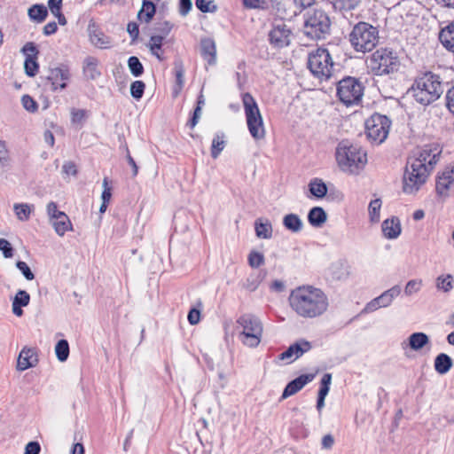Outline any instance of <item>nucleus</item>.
Here are the masks:
<instances>
[{
	"label": "nucleus",
	"mask_w": 454,
	"mask_h": 454,
	"mask_svg": "<svg viewBox=\"0 0 454 454\" xmlns=\"http://www.w3.org/2000/svg\"><path fill=\"white\" fill-rule=\"evenodd\" d=\"M200 52L202 58L208 65L213 66L216 62V46L212 38L206 37L200 40Z\"/></svg>",
	"instance_id": "nucleus-23"
},
{
	"label": "nucleus",
	"mask_w": 454,
	"mask_h": 454,
	"mask_svg": "<svg viewBox=\"0 0 454 454\" xmlns=\"http://www.w3.org/2000/svg\"><path fill=\"white\" fill-rule=\"evenodd\" d=\"M348 40L355 51H371L379 42V30L370 23L360 21L353 27Z\"/></svg>",
	"instance_id": "nucleus-4"
},
{
	"label": "nucleus",
	"mask_w": 454,
	"mask_h": 454,
	"mask_svg": "<svg viewBox=\"0 0 454 454\" xmlns=\"http://www.w3.org/2000/svg\"><path fill=\"white\" fill-rule=\"evenodd\" d=\"M332 382V374L325 373L320 381V387L317 395L326 397L330 390V385Z\"/></svg>",
	"instance_id": "nucleus-52"
},
{
	"label": "nucleus",
	"mask_w": 454,
	"mask_h": 454,
	"mask_svg": "<svg viewBox=\"0 0 454 454\" xmlns=\"http://www.w3.org/2000/svg\"><path fill=\"white\" fill-rule=\"evenodd\" d=\"M439 40L446 50L454 52V22L441 29Z\"/></svg>",
	"instance_id": "nucleus-27"
},
{
	"label": "nucleus",
	"mask_w": 454,
	"mask_h": 454,
	"mask_svg": "<svg viewBox=\"0 0 454 454\" xmlns=\"http://www.w3.org/2000/svg\"><path fill=\"white\" fill-rule=\"evenodd\" d=\"M10 160L11 159L6 142L4 140H0V165L2 167L8 166L10 163Z\"/></svg>",
	"instance_id": "nucleus-56"
},
{
	"label": "nucleus",
	"mask_w": 454,
	"mask_h": 454,
	"mask_svg": "<svg viewBox=\"0 0 454 454\" xmlns=\"http://www.w3.org/2000/svg\"><path fill=\"white\" fill-rule=\"evenodd\" d=\"M242 4L247 9L266 10L268 8L266 0H243Z\"/></svg>",
	"instance_id": "nucleus-55"
},
{
	"label": "nucleus",
	"mask_w": 454,
	"mask_h": 454,
	"mask_svg": "<svg viewBox=\"0 0 454 454\" xmlns=\"http://www.w3.org/2000/svg\"><path fill=\"white\" fill-rule=\"evenodd\" d=\"M391 121L386 116L380 114H372L365 121V130L367 137L372 142L381 144L387 137Z\"/></svg>",
	"instance_id": "nucleus-13"
},
{
	"label": "nucleus",
	"mask_w": 454,
	"mask_h": 454,
	"mask_svg": "<svg viewBox=\"0 0 454 454\" xmlns=\"http://www.w3.org/2000/svg\"><path fill=\"white\" fill-rule=\"evenodd\" d=\"M335 158L340 170L350 175H358L367 163L366 152L347 139L338 144Z\"/></svg>",
	"instance_id": "nucleus-2"
},
{
	"label": "nucleus",
	"mask_w": 454,
	"mask_h": 454,
	"mask_svg": "<svg viewBox=\"0 0 454 454\" xmlns=\"http://www.w3.org/2000/svg\"><path fill=\"white\" fill-rule=\"evenodd\" d=\"M128 67L131 74L135 77H140L144 72L145 68L139 59L136 56H131L128 59L127 61Z\"/></svg>",
	"instance_id": "nucleus-41"
},
{
	"label": "nucleus",
	"mask_w": 454,
	"mask_h": 454,
	"mask_svg": "<svg viewBox=\"0 0 454 454\" xmlns=\"http://www.w3.org/2000/svg\"><path fill=\"white\" fill-rule=\"evenodd\" d=\"M237 323L243 328L239 335L240 341L249 348H256L262 340L263 330L261 320L253 314H244Z\"/></svg>",
	"instance_id": "nucleus-10"
},
{
	"label": "nucleus",
	"mask_w": 454,
	"mask_h": 454,
	"mask_svg": "<svg viewBox=\"0 0 454 454\" xmlns=\"http://www.w3.org/2000/svg\"><path fill=\"white\" fill-rule=\"evenodd\" d=\"M309 190L310 193L317 199L324 198L328 192L326 184L320 178L311 179L309 184Z\"/></svg>",
	"instance_id": "nucleus-35"
},
{
	"label": "nucleus",
	"mask_w": 454,
	"mask_h": 454,
	"mask_svg": "<svg viewBox=\"0 0 454 454\" xmlns=\"http://www.w3.org/2000/svg\"><path fill=\"white\" fill-rule=\"evenodd\" d=\"M292 32L284 23L275 24L269 33L270 44L276 48H283L290 43Z\"/></svg>",
	"instance_id": "nucleus-18"
},
{
	"label": "nucleus",
	"mask_w": 454,
	"mask_h": 454,
	"mask_svg": "<svg viewBox=\"0 0 454 454\" xmlns=\"http://www.w3.org/2000/svg\"><path fill=\"white\" fill-rule=\"evenodd\" d=\"M436 192L442 197H447L454 192V166L447 168L436 179Z\"/></svg>",
	"instance_id": "nucleus-19"
},
{
	"label": "nucleus",
	"mask_w": 454,
	"mask_h": 454,
	"mask_svg": "<svg viewBox=\"0 0 454 454\" xmlns=\"http://www.w3.org/2000/svg\"><path fill=\"white\" fill-rule=\"evenodd\" d=\"M51 223L56 233L59 236H64L67 231L72 230L71 221L66 213H59V217H55Z\"/></svg>",
	"instance_id": "nucleus-30"
},
{
	"label": "nucleus",
	"mask_w": 454,
	"mask_h": 454,
	"mask_svg": "<svg viewBox=\"0 0 454 454\" xmlns=\"http://www.w3.org/2000/svg\"><path fill=\"white\" fill-rule=\"evenodd\" d=\"M201 109L202 107L200 106H197L193 111V115L192 116V118L188 121L187 122V126L190 128V129H193L196 124L198 123L200 118V115H201Z\"/></svg>",
	"instance_id": "nucleus-62"
},
{
	"label": "nucleus",
	"mask_w": 454,
	"mask_h": 454,
	"mask_svg": "<svg viewBox=\"0 0 454 454\" xmlns=\"http://www.w3.org/2000/svg\"><path fill=\"white\" fill-rule=\"evenodd\" d=\"M270 2L271 3L272 8L277 11L278 15H279L282 19L287 18L288 14L282 0H270Z\"/></svg>",
	"instance_id": "nucleus-60"
},
{
	"label": "nucleus",
	"mask_w": 454,
	"mask_h": 454,
	"mask_svg": "<svg viewBox=\"0 0 454 454\" xmlns=\"http://www.w3.org/2000/svg\"><path fill=\"white\" fill-rule=\"evenodd\" d=\"M163 40V35H152L148 44L151 53L160 61L164 59L161 53H160V51L161 50L162 47Z\"/></svg>",
	"instance_id": "nucleus-40"
},
{
	"label": "nucleus",
	"mask_w": 454,
	"mask_h": 454,
	"mask_svg": "<svg viewBox=\"0 0 454 454\" xmlns=\"http://www.w3.org/2000/svg\"><path fill=\"white\" fill-rule=\"evenodd\" d=\"M16 267L19 269V270L22 273V275L25 277L27 280H33L35 278V275L32 272L29 266L27 264V262L23 261H18L16 262Z\"/></svg>",
	"instance_id": "nucleus-59"
},
{
	"label": "nucleus",
	"mask_w": 454,
	"mask_h": 454,
	"mask_svg": "<svg viewBox=\"0 0 454 454\" xmlns=\"http://www.w3.org/2000/svg\"><path fill=\"white\" fill-rule=\"evenodd\" d=\"M427 167L416 160H407L403 178V191L407 194L416 193L427 182L430 174Z\"/></svg>",
	"instance_id": "nucleus-8"
},
{
	"label": "nucleus",
	"mask_w": 454,
	"mask_h": 454,
	"mask_svg": "<svg viewBox=\"0 0 454 454\" xmlns=\"http://www.w3.org/2000/svg\"><path fill=\"white\" fill-rule=\"evenodd\" d=\"M196 7L201 12H215L218 9L217 5L213 0H195Z\"/></svg>",
	"instance_id": "nucleus-48"
},
{
	"label": "nucleus",
	"mask_w": 454,
	"mask_h": 454,
	"mask_svg": "<svg viewBox=\"0 0 454 454\" xmlns=\"http://www.w3.org/2000/svg\"><path fill=\"white\" fill-rule=\"evenodd\" d=\"M37 354L35 348L24 347L18 357L17 369L25 371L28 368L35 366L37 364Z\"/></svg>",
	"instance_id": "nucleus-22"
},
{
	"label": "nucleus",
	"mask_w": 454,
	"mask_h": 454,
	"mask_svg": "<svg viewBox=\"0 0 454 454\" xmlns=\"http://www.w3.org/2000/svg\"><path fill=\"white\" fill-rule=\"evenodd\" d=\"M21 52L26 55V58H37L39 50L35 43L28 42L21 48Z\"/></svg>",
	"instance_id": "nucleus-54"
},
{
	"label": "nucleus",
	"mask_w": 454,
	"mask_h": 454,
	"mask_svg": "<svg viewBox=\"0 0 454 454\" xmlns=\"http://www.w3.org/2000/svg\"><path fill=\"white\" fill-rule=\"evenodd\" d=\"M348 268L347 262L339 260L331 264L329 271L333 279L344 280L349 276Z\"/></svg>",
	"instance_id": "nucleus-28"
},
{
	"label": "nucleus",
	"mask_w": 454,
	"mask_h": 454,
	"mask_svg": "<svg viewBox=\"0 0 454 454\" xmlns=\"http://www.w3.org/2000/svg\"><path fill=\"white\" fill-rule=\"evenodd\" d=\"M381 228L382 232L387 239H396L401 233L400 220L396 216L386 219L383 221Z\"/></svg>",
	"instance_id": "nucleus-24"
},
{
	"label": "nucleus",
	"mask_w": 454,
	"mask_h": 454,
	"mask_svg": "<svg viewBox=\"0 0 454 454\" xmlns=\"http://www.w3.org/2000/svg\"><path fill=\"white\" fill-rule=\"evenodd\" d=\"M87 117V111L84 109L73 108L71 111V121L73 123L82 124Z\"/></svg>",
	"instance_id": "nucleus-57"
},
{
	"label": "nucleus",
	"mask_w": 454,
	"mask_h": 454,
	"mask_svg": "<svg viewBox=\"0 0 454 454\" xmlns=\"http://www.w3.org/2000/svg\"><path fill=\"white\" fill-rule=\"evenodd\" d=\"M174 71L176 76V82L179 89H182L184 84V68L183 62L176 60L174 63Z\"/></svg>",
	"instance_id": "nucleus-49"
},
{
	"label": "nucleus",
	"mask_w": 454,
	"mask_h": 454,
	"mask_svg": "<svg viewBox=\"0 0 454 454\" xmlns=\"http://www.w3.org/2000/svg\"><path fill=\"white\" fill-rule=\"evenodd\" d=\"M255 234L259 239H268L272 237V225L269 220L264 222L259 218L254 222Z\"/></svg>",
	"instance_id": "nucleus-34"
},
{
	"label": "nucleus",
	"mask_w": 454,
	"mask_h": 454,
	"mask_svg": "<svg viewBox=\"0 0 454 454\" xmlns=\"http://www.w3.org/2000/svg\"><path fill=\"white\" fill-rule=\"evenodd\" d=\"M70 77L71 74L68 66L62 64L59 67L49 70V74L45 77V85H50L51 91H56L58 89L65 90Z\"/></svg>",
	"instance_id": "nucleus-14"
},
{
	"label": "nucleus",
	"mask_w": 454,
	"mask_h": 454,
	"mask_svg": "<svg viewBox=\"0 0 454 454\" xmlns=\"http://www.w3.org/2000/svg\"><path fill=\"white\" fill-rule=\"evenodd\" d=\"M41 446L37 442H29L25 447L24 454H39Z\"/></svg>",
	"instance_id": "nucleus-63"
},
{
	"label": "nucleus",
	"mask_w": 454,
	"mask_h": 454,
	"mask_svg": "<svg viewBox=\"0 0 454 454\" xmlns=\"http://www.w3.org/2000/svg\"><path fill=\"white\" fill-rule=\"evenodd\" d=\"M440 151L437 148L434 150L431 147L425 146L422 149H419L410 156L407 160H416L427 167V170L432 171L434 166L437 163L440 156Z\"/></svg>",
	"instance_id": "nucleus-17"
},
{
	"label": "nucleus",
	"mask_w": 454,
	"mask_h": 454,
	"mask_svg": "<svg viewBox=\"0 0 454 454\" xmlns=\"http://www.w3.org/2000/svg\"><path fill=\"white\" fill-rule=\"evenodd\" d=\"M283 225L292 232H299L302 229L303 223L298 215L290 213L283 217Z\"/></svg>",
	"instance_id": "nucleus-33"
},
{
	"label": "nucleus",
	"mask_w": 454,
	"mask_h": 454,
	"mask_svg": "<svg viewBox=\"0 0 454 454\" xmlns=\"http://www.w3.org/2000/svg\"><path fill=\"white\" fill-rule=\"evenodd\" d=\"M409 347L414 351H419L427 345L430 341L427 334L422 332H416L411 333L409 338Z\"/></svg>",
	"instance_id": "nucleus-31"
},
{
	"label": "nucleus",
	"mask_w": 454,
	"mask_h": 454,
	"mask_svg": "<svg viewBox=\"0 0 454 454\" xmlns=\"http://www.w3.org/2000/svg\"><path fill=\"white\" fill-rule=\"evenodd\" d=\"M156 12V6L155 4L149 0H144L142 9L138 12V18L141 20H144L145 22L148 23L150 22Z\"/></svg>",
	"instance_id": "nucleus-38"
},
{
	"label": "nucleus",
	"mask_w": 454,
	"mask_h": 454,
	"mask_svg": "<svg viewBox=\"0 0 454 454\" xmlns=\"http://www.w3.org/2000/svg\"><path fill=\"white\" fill-rule=\"evenodd\" d=\"M326 220L327 215L321 207H314L308 213V222L313 227H321Z\"/></svg>",
	"instance_id": "nucleus-29"
},
{
	"label": "nucleus",
	"mask_w": 454,
	"mask_h": 454,
	"mask_svg": "<svg viewBox=\"0 0 454 454\" xmlns=\"http://www.w3.org/2000/svg\"><path fill=\"white\" fill-rule=\"evenodd\" d=\"M55 353L59 361H67L69 356L68 341L65 339L59 340L55 346Z\"/></svg>",
	"instance_id": "nucleus-42"
},
{
	"label": "nucleus",
	"mask_w": 454,
	"mask_h": 454,
	"mask_svg": "<svg viewBox=\"0 0 454 454\" xmlns=\"http://www.w3.org/2000/svg\"><path fill=\"white\" fill-rule=\"evenodd\" d=\"M446 106L450 112L454 114V86L447 91Z\"/></svg>",
	"instance_id": "nucleus-64"
},
{
	"label": "nucleus",
	"mask_w": 454,
	"mask_h": 454,
	"mask_svg": "<svg viewBox=\"0 0 454 454\" xmlns=\"http://www.w3.org/2000/svg\"><path fill=\"white\" fill-rule=\"evenodd\" d=\"M308 67L315 77L321 81L328 80L332 76L334 67V63L328 50L318 48L309 53Z\"/></svg>",
	"instance_id": "nucleus-12"
},
{
	"label": "nucleus",
	"mask_w": 454,
	"mask_h": 454,
	"mask_svg": "<svg viewBox=\"0 0 454 454\" xmlns=\"http://www.w3.org/2000/svg\"><path fill=\"white\" fill-rule=\"evenodd\" d=\"M14 213L20 221L26 222L30 218L34 210V205L27 203H15L13 206Z\"/></svg>",
	"instance_id": "nucleus-37"
},
{
	"label": "nucleus",
	"mask_w": 454,
	"mask_h": 454,
	"mask_svg": "<svg viewBox=\"0 0 454 454\" xmlns=\"http://www.w3.org/2000/svg\"><path fill=\"white\" fill-rule=\"evenodd\" d=\"M25 73L29 77H34L39 70L37 58H26L24 61Z\"/></svg>",
	"instance_id": "nucleus-47"
},
{
	"label": "nucleus",
	"mask_w": 454,
	"mask_h": 454,
	"mask_svg": "<svg viewBox=\"0 0 454 454\" xmlns=\"http://www.w3.org/2000/svg\"><path fill=\"white\" fill-rule=\"evenodd\" d=\"M314 377L315 374L312 373L301 374L294 380L289 381L283 390L280 401L298 393L301 389L303 388L304 386L311 382Z\"/></svg>",
	"instance_id": "nucleus-20"
},
{
	"label": "nucleus",
	"mask_w": 454,
	"mask_h": 454,
	"mask_svg": "<svg viewBox=\"0 0 454 454\" xmlns=\"http://www.w3.org/2000/svg\"><path fill=\"white\" fill-rule=\"evenodd\" d=\"M0 251L4 258H12L14 254L12 244L5 239H0Z\"/></svg>",
	"instance_id": "nucleus-58"
},
{
	"label": "nucleus",
	"mask_w": 454,
	"mask_h": 454,
	"mask_svg": "<svg viewBox=\"0 0 454 454\" xmlns=\"http://www.w3.org/2000/svg\"><path fill=\"white\" fill-rule=\"evenodd\" d=\"M242 102L247 125L251 137L255 140L264 138L265 129L263 120L255 99L249 92H246L242 96Z\"/></svg>",
	"instance_id": "nucleus-7"
},
{
	"label": "nucleus",
	"mask_w": 454,
	"mask_h": 454,
	"mask_svg": "<svg viewBox=\"0 0 454 454\" xmlns=\"http://www.w3.org/2000/svg\"><path fill=\"white\" fill-rule=\"evenodd\" d=\"M443 85L440 75L427 71L419 74L414 81L410 92L416 102L423 106L430 105L443 93Z\"/></svg>",
	"instance_id": "nucleus-3"
},
{
	"label": "nucleus",
	"mask_w": 454,
	"mask_h": 454,
	"mask_svg": "<svg viewBox=\"0 0 454 454\" xmlns=\"http://www.w3.org/2000/svg\"><path fill=\"white\" fill-rule=\"evenodd\" d=\"M305 17L303 33L308 38L320 40L330 34L331 20L325 11L314 9L307 12Z\"/></svg>",
	"instance_id": "nucleus-6"
},
{
	"label": "nucleus",
	"mask_w": 454,
	"mask_h": 454,
	"mask_svg": "<svg viewBox=\"0 0 454 454\" xmlns=\"http://www.w3.org/2000/svg\"><path fill=\"white\" fill-rule=\"evenodd\" d=\"M381 200L375 199L369 203L368 213L372 223H378L380 217Z\"/></svg>",
	"instance_id": "nucleus-44"
},
{
	"label": "nucleus",
	"mask_w": 454,
	"mask_h": 454,
	"mask_svg": "<svg viewBox=\"0 0 454 454\" xmlns=\"http://www.w3.org/2000/svg\"><path fill=\"white\" fill-rule=\"evenodd\" d=\"M145 83L143 81L137 80L130 84V95L136 100H140L145 93Z\"/></svg>",
	"instance_id": "nucleus-46"
},
{
	"label": "nucleus",
	"mask_w": 454,
	"mask_h": 454,
	"mask_svg": "<svg viewBox=\"0 0 454 454\" xmlns=\"http://www.w3.org/2000/svg\"><path fill=\"white\" fill-rule=\"evenodd\" d=\"M452 282L453 278L450 274L446 276L442 275L436 278V287L439 290L448 293L453 288Z\"/></svg>",
	"instance_id": "nucleus-45"
},
{
	"label": "nucleus",
	"mask_w": 454,
	"mask_h": 454,
	"mask_svg": "<svg viewBox=\"0 0 454 454\" xmlns=\"http://www.w3.org/2000/svg\"><path fill=\"white\" fill-rule=\"evenodd\" d=\"M311 348L312 344L309 341L301 339L290 345L286 350L282 352L278 356V359L281 361H287V364H290L301 357L306 352H309Z\"/></svg>",
	"instance_id": "nucleus-16"
},
{
	"label": "nucleus",
	"mask_w": 454,
	"mask_h": 454,
	"mask_svg": "<svg viewBox=\"0 0 454 454\" xmlns=\"http://www.w3.org/2000/svg\"><path fill=\"white\" fill-rule=\"evenodd\" d=\"M30 302V295L25 290H19L12 300V313L17 317L23 315V307H27Z\"/></svg>",
	"instance_id": "nucleus-26"
},
{
	"label": "nucleus",
	"mask_w": 454,
	"mask_h": 454,
	"mask_svg": "<svg viewBox=\"0 0 454 454\" xmlns=\"http://www.w3.org/2000/svg\"><path fill=\"white\" fill-rule=\"evenodd\" d=\"M28 16L32 20L42 23L48 16V10L43 4H35L28 9Z\"/></svg>",
	"instance_id": "nucleus-36"
},
{
	"label": "nucleus",
	"mask_w": 454,
	"mask_h": 454,
	"mask_svg": "<svg viewBox=\"0 0 454 454\" xmlns=\"http://www.w3.org/2000/svg\"><path fill=\"white\" fill-rule=\"evenodd\" d=\"M98 59L93 56H88L83 60L82 72L84 76L89 80H96L101 75L99 71Z\"/></svg>",
	"instance_id": "nucleus-25"
},
{
	"label": "nucleus",
	"mask_w": 454,
	"mask_h": 454,
	"mask_svg": "<svg viewBox=\"0 0 454 454\" xmlns=\"http://www.w3.org/2000/svg\"><path fill=\"white\" fill-rule=\"evenodd\" d=\"M21 104L23 107L30 113H35L38 109L37 102L29 95L22 96Z\"/></svg>",
	"instance_id": "nucleus-53"
},
{
	"label": "nucleus",
	"mask_w": 454,
	"mask_h": 454,
	"mask_svg": "<svg viewBox=\"0 0 454 454\" xmlns=\"http://www.w3.org/2000/svg\"><path fill=\"white\" fill-rule=\"evenodd\" d=\"M248 264L251 268L257 269L264 264V256L262 253L251 251L248 254Z\"/></svg>",
	"instance_id": "nucleus-50"
},
{
	"label": "nucleus",
	"mask_w": 454,
	"mask_h": 454,
	"mask_svg": "<svg viewBox=\"0 0 454 454\" xmlns=\"http://www.w3.org/2000/svg\"><path fill=\"white\" fill-rule=\"evenodd\" d=\"M367 67L374 75H385L398 70L400 61L396 52L388 48L375 51L366 60Z\"/></svg>",
	"instance_id": "nucleus-5"
},
{
	"label": "nucleus",
	"mask_w": 454,
	"mask_h": 454,
	"mask_svg": "<svg viewBox=\"0 0 454 454\" xmlns=\"http://www.w3.org/2000/svg\"><path fill=\"white\" fill-rule=\"evenodd\" d=\"M104 190L101 194L102 202L109 203L112 197V188L108 184V178L105 177L103 180Z\"/></svg>",
	"instance_id": "nucleus-61"
},
{
	"label": "nucleus",
	"mask_w": 454,
	"mask_h": 454,
	"mask_svg": "<svg viewBox=\"0 0 454 454\" xmlns=\"http://www.w3.org/2000/svg\"><path fill=\"white\" fill-rule=\"evenodd\" d=\"M427 167L416 160H407L403 178V191L407 194L416 193L427 182L430 174Z\"/></svg>",
	"instance_id": "nucleus-9"
},
{
	"label": "nucleus",
	"mask_w": 454,
	"mask_h": 454,
	"mask_svg": "<svg viewBox=\"0 0 454 454\" xmlns=\"http://www.w3.org/2000/svg\"><path fill=\"white\" fill-rule=\"evenodd\" d=\"M422 287V280L421 279H411L409 280L404 287V294L407 296H411L414 294H417L420 291Z\"/></svg>",
	"instance_id": "nucleus-51"
},
{
	"label": "nucleus",
	"mask_w": 454,
	"mask_h": 454,
	"mask_svg": "<svg viewBox=\"0 0 454 454\" xmlns=\"http://www.w3.org/2000/svg\"><path fill=\"white\" fill-rule=\"evenodd\" d=\"M289 303L298 316L309 319L322 316L329 307V300L325 292L312 286L294 289L289 296Z\"/></svg>",
	"instance_id": "nucleus-1"
},
{
	"label": "nucleus",
	"mask_w": 454,
	"mask_h": 454,
	"mask_svg": "<svg viewBox=\"0 0 454 454\" xmlns=\"http://www.w3.org/2000/svg\"><path fill=\"white\" fill-rule=\"evenodd\" d=\"M401 286L396 285L393 287L387 289L383 292L380 296L372 299L370 302H368L364 311L366 313L373 312L380 308L388 307L394 301L395 297H397L401 294Z\"/></svg>",
	"instance_id": "nucleus-15"
},
{
	"label": "nucleus",
	"mask_w": 454,
	"mask_h": 454,
	"mask_svg": "<svg viewBox=\"0 0 454 454\" xmlns=\"http://www.w3.org/2000/svg\"><path fill=\"white\" fill-rule=\"evenodd\" d=\"M364 86L353 76H345L337 82L336 95L345 106L358 105L364 96Z\"/></svg>",
	"instance_id": "nucleus-11"
},
{
	"label": "nucleus",
	"mask_w": 454,
	"mask_h": 454,
	"mask_svg": "<svg viewBox=\"0 0 454 454\" xmlns=\"http://www.w3.org/2000/svg\"><path fill=\"white\" fill-rule=\"evenodd\" d=\"M434 370L439 374L447 373L452 367L453 363L450 356L445 353H440L434 359Z\"/></svg>",
	"instance_id": "nucleus-32"
},
{
	"label": "nucleus",
	"mask_w": 454,
	"mask_h": 454,
	"mask_svg": "<svg viewBox=\"0 0 454 454\" xmlns=\"http://www.w3.org/2000/svg\"><path fill=\"white\" fill-rule=\"evenodd\" d=\"M89 36L90 43L97 48L110 49L113 47V39L94 25L89 26Z\"/></svg>",
	"instance_id": "nucleus-21"
},
{
	"label": "nucleus",
	"mask_w": 454,
	"mask_h": 454,
	"mask_svg": "<svg viewBox=\"0 0 454 454\" xmlns=\"http://www.w3.org/2000/svg\"><path fill=\"white\" fill-rule=\"evenodd\" d=\"M223 133H217L213 140L211 145V156L213 159L218 158L222 151L224 149L226 141Z\"/></svg>",
	"instance_id": "nucleus-39"
},
{
	"label": "nucleus",
	"mask_w": 454,
	"mask_h": 454,
	"mask_svg": "<svg viewBox=\"0 0 454 454\" xmlns=\"http://www.w3.org/2000/svg\"><path fill=\"white\" fill-rule=\"evenodd\" d=\"M333 6L340 12L354 10L360 3V0H330Z\"/></svg>",
	"instance_id": "nucleus-43"
}]
</instances>
